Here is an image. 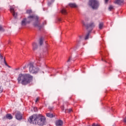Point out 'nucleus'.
Returning <instances> with one entry per match:
<instances>
[{"instance_id":"3","label":"nucleus","mask_w":126,"mask_h":126,"mask_svg":"<svg viewBox=\"0 0 126 126\" xmlns=\"http://www.w3.org/2000/svg\"><path fill=\"white\" fill-rule=\"evenodd\" d=\"M27 20L28 21V23H30V22H32V21H35L33 23V25L34 27H36L39 30L42 28V26L39 22V17L35 15H32L31 16H29Z\"/></svg>"},{"instance_id":"17","label":"nucleus","mask_w":126,"mask_h":126,"mask_svg":"<svg viewBox=\"0 0 126 126\" xmlns=\"http://www.w3.org/2000/svg\"><path fill=\"white\" fill-rule=\"evenodd\" d=\"M104 25V24L103 23H100L99 24V29H102L103 28V26Z\"/></svg>"},{"instance_id":"8","label":"nucleus","mask_w":126,"mask_h":126,"mask_svg":"<svg viewBox=\"0 0 126 126\" xmlns=\"http://www.w3.org/2000/svg\"><path fill=\"white\" fill-rule=\"evenodd\" d=\"M15 117L16 119L19 121L22 120V114H21V113H20L19 111H18L16 113Z\"/></svg>"},{"instance_id":"29","label":"nucleus","mask_w":126,"mask_h":126,"mask_svg":"<svg viewBox=\"0 0 126 126\" xmlns=\"http://www.w3.org/2000/svg\"><path fill=\"white\" fill-rule=\"evenodd\" d=\"M4 63L6 65H8L7 63H6V62H5V57L4 58Z\"/></svg>"},{"instance_id":"16","label":"nucleus","mask_w":126,"mask_h":126,"mask_svg":"<svg viewBox=\"0 0 126 126\" xmlns=\"http://www.w3.org/2000/svg\"><path fill=\"white\" fill-rule=\"evenodd\" d=\"M46 116L48 118H53V117H54V115H53V114H51V113H47Z\"/></svg>"},{"instance_id":"10","label":"nucleus","mask_w":126,"mask_h":126,"mask_svg":"<svg viewBox=\"0 0 126 126\" xmlns=\"http://www.w3.org/2000/svg\"><path fill=\"white\" fill-rule=\"evenodd\" d=\"M63 124V122L61 120H57L56 122V126H61Z\"/></svg>"},{"instance_id":"20","label":"nucleus","mask_w":126,"mask_h":126,"mask_svg":"<svg viewBox=\"0 0 126 126\" xmlns=\"http://www.w3.org/2000/svg\"><path fill=\"white\" fill-rule=\"evenodd\" d=\"M90 34V32H89L87 33V34L86 35V37L85 38V40H88L89 38V35Z\"/></svg>"},{"instance_id":"5","label":"nucleus","mask_w":126,"mask_h":126,"mask_svg":"<svg viewBox=\"0 0 126 126\" xmlns=\"http://www.w3.org/2000/svg\"><path fill=\"white\" fill-rule=\"evenodd\" d=\"M29 71L31 73H38L39 72V68L35 67L33 63H30L29 64Z\"/></svg>"},{"instance_id":"7","label":"nucleus","mask_w":126,"mask_h":126,"mask_svg":"<svg viewBox=\"0 0 126 126\" xmlns=\"http://www.w3.org/2000/svg\"><path fill=\"white\" fill-rule=\"evenodd\" d=\"M10 11H11L12 15L15 18L17 17V13L15 12V8L13 6H10Z\"/></svg>"},{"instance_id":"9","label":"nucleus","mask_w":126,"mask_h":126,"mask_svg":"<svg viewBox=\"0 0 126 126\" xmlns=\"http://www.w3.org/2000/svg\"><path fill=\"white\" fill-rule=\"evenodd\" d=\"M114 3H116V4H119V5L124 4V0H116L114 1Z\"/></svg>"},{"instance_id":"4","label":"nucleus","mask_w":126,"mask_h":126,"mask_svg":"<svg viewBox=\"0 0 126 126\" xmlns=\"http://www.w3.org/2000/svg\"><path fill=\"white\" fill-rule=\"evenodd\" d=\"M89 5L91 6L93 9H96L97 7H99V2L97 0H90Z\"/></svg>"},{"instance_id":"12","label":"nucleus","mask_w":126,"mask_h":126,"mask_svg":"<svg viewBox=\"0 0 126 126\" xmlns=\"http://www.w3.org/2000/svg\"><path fill=\"white\" fill-rule=\"evenodd\" d=\"M6 118L8 120H12V119H13L12 115H11V114H7L6 115Z\"/></svg>"},{"instance_id":"19","label":"nucleus","mask_w":126,"mask_h":126,"mask_svg":"<svg viewBox=\"0 0 126 126\" xmlns=\"http://www.w3.org/2000/svg\"><path fill=\"white\" fill-rule=\"evenodd\" d=\"M55 1V0H48V5H51L52 4V2H54Z\"/></svg>"},{"instance_id":"14","label":"nucleus","mask_w":126,"mask_h":126,"mask_svg":"<svg viewBox=\"0 0 126 126\" xmlns=\"http://www.w3.org/2000/svg\"><path fill=\"white\" fill-rule=\"evenodd\" d=\"M32 49L33 50V51H35V50H36L37 48H38V45H37V43H33L32 44Z\"/></svg>"},{"instance_id":"32","label":"nucleus","mask_w":126,"mask_h":126,"mask_svg":"<svg viewBox=\"0 0 126 126\" xmlns=\"http://www.w3.org/2000/svg\"><path fill=\"white\" fill-rule=\"evenodd\" d=\"M62 110L63 111V110H64V106H62Z\"/></svg>"},{"instance_id":"21","label":"nucleus","mask_w":126,"mask_h":126,"mask_svg":"<svg viewBox=\"0 0 126 126\" xmlns=\"http://www.w3.org/2000/svg\"><path fill=\"white\" fill-rule=\"evenodd\" d=\"M0 32H4V29H3V27H2V26L0 25Z\"/></svg>"},{"instance_id":"33","label":"nucleus","mask_w":126,"mask_h":126,"mask_svg":"<svg viewBox=\"0 0 126 126\" xmlns=\"http://www.w3.org/2000/svg\"><path fill=\"white\" fill-rule=\"evenodd\" d=\"M108 1H109V0H105V3H108Z\"/></svg>"},{"instance_id":"27","label":"nucleus","mask_w":126,"mask_h":126,"mask_svg":"<svg viewBox=\"0 0 126 126\" xmlns=\"http://www.w3.org/2000/svg\"><path fill=\"white\" fill-rule=\"evenodd\" d=\"M92 126H100V125H98V124H96L95 123H94L93 125H92Z\"/></svg>"},{"instance_id":"6","label":"nucleus","mask_w":126,"mask_h":126,"mask_svg":"<svg viewBox=\"0 0 126 126\" xmlns=\"http://www.w3.org/2000/svg\"><path fill=\"white\" fill-rule=\"evenodd\" d=\"M82 24L87 27V29H89V28H90L91 30H92V29L95 27V24L93 22H91L90 24L86 25L84 22H82Z\"/></svg>"},{"instance_id":"2","label":"nucleus","mask_w":126,"mask_h":126,"mask_svg":"<svg viewBox=\"0 0 126 126\" xmlns=\"http://www.w3.org/2000/svg\"><path fill=\"white\" fill-rule=\"evenodd\" d=\"M32 79L33 76L29 74H20L17 78L18 83H21L23 85L30 83Z\"/></svg>"},{"instance_id":"35","label":"nucleus","mask_w":126,"mask_h":126,"mask_svg":"<svg viewBox=\"0 0 126 126\" xmlns=\"http://www.w3.org/2000/svg\"><path fill=\"white\" fill-rule=\"evenodd\" d=\"M102 60L103 61V59H102Z\"/></svg>"},{"instance_id":"28","label":"nucleus","mask_w":126,"mask_h":126,"mask_svg":"<svg viewBox=\"0 0 126 126\" xmlns=\"http://www.w3.org/2000/svg\"><path fill=\"white\" fill-rule=\"evenodd\" d=\"M70 62H71V57H70L69 59L67 61L68 63H69Z\"/></svg>"},{"instance_id":"26","label":"nucleus","mask_w":126,"mask_h":126,"mask_svg":"<svg viewBox=\"0 0 126 126\" xmlns=\"http://www.w3.org/2000/svg\"><path fill=\"white\" fill-rule=\"evenodd\" d=\"M3 91V90L2 89V88H1V86H0V93H1Z\"/></svg>"},{"instance_id":"25","label":"nucleus","mask_w":126,"mask_h":126,"mask_svg":"<svg viewBox=\"0 0 126 126\" xmlns=\"http://www.w3.org/2000/svg\"><path fill=\"white\" fill-rule=\"evenodd\" d=\"M33 111L34 112H38V109L37 107H33Z\"/></svg>"},{"instance_id":"22","label":"nucleus","mask_w":126,"mask_h":126,"mask_svg":"<svg viewBox=\"0 0 126 126\" xmlns=\"http://www.w3.org/2000/svg\"><path fill=\"white\" fill-rule=\"evenodd\" d=\"M109 10L111 11V10H112V9H114V6L112 5H110L108 8Z\"/></svg>"},{"instance_id":"23","label":"nucleus","mask_w":126,"mask_h":126,"mask_svg":"<svg viewBox=\"0 0 126 126\" xmlns=\"http://www.w3.org/2000/svg\"><path fill=\"white\" fill-rule=\"evenodd\" d=\"M71 111H72V109H66L64 112H65V113H70V112H71Z\"/></svg>"},{"instance_id":"11","label":"nucleus","mask_w":126,"mask_h":126,"mask_svg":"<svg viewBox=\"0 0 126 126\" xmlns=\"http://www.w3.org/2000/svg\"><path fill=\"white\" fill-rule=\"evenodd\" d=\"M27 23H29L27 21V19L25 18L22 21V26H25Z\"/></svg>"},{"instance_id":"18","label":"nucleus","mask_w":126,"mask_h":126,"mask_svg":"<svg viewBox=\"0 0 126 126\" xmlns=\"http://www.w3.org/2000/svg\"><path fill=\"white\" fill-rule=\"evenodd\" d=\"M43 39L42 37L39 39V44L40 46H42L43 45Z\"/></svg>"},{"instance_id":"24","label":"nucleus","mask_w":126,"mask_h":126,"mask_svg":"<svg viewBox=\"0 0 126 126\" xmlns=\"http://www.w3.org/2000/svg\"><path fill=\"white\" fill-rule=\"evenodd\" d=\"M27 13H28L29 14H31V13H32V10H27Z\"/></svg>"},{"instance_id":"31","label":"nucleus","mask_w":126,"mask_h":126,"mask_svg":"<svg viewBox=\"0 0 126 126\" xmlns=\"http://www.w3.org/2000/svg\"><path fill=\"white\" fill-rule=\"evenodd\" d=\"M38 101H39V97H37V98L36 99L35 102L37 103V102H38Z\"/></svg>"},{"instance_id":"13","label":"nucleus","mask_w":126,"mask_h":126,"mask_svg":"<svg viewBox=\"0 0 126 126\" xmlns=\"http://www.w3.org/2000/svg\"><path fill=\"white\" fill-rule=\"evenodd\" d=\"M69 6L70 7H77V5L75 3H69Z\"/></svg>"},{"instance_id":"15","label":"nucleus","mask_w":126,"mask_h":126,"mask_svg":"<svg viewBox=\"0 0 126 126\" xmlns=\"http://www.w3.org/2000/svg\"><path fill=\"white\" fill-rule=\"evenodd\" d=\"M61 13H62V14H67V12H66V10H65V9H63L61 10Z\"/></svg>"},{"instance_id":"30","label":"nucleus","mask_w":126,"mask_h":126,"mask_svg":"<svg viewBox=\"0 0 126 126\" xmlns=\"http://www.w3.org/2000/svg\"><path fill=\"white\" fill-rule=\"evenodd\" d=\"M8 45H11V41L10 40H9L8 41Z\"/></svg>"},{"instance_id":"1","label":"nucleus","mask_w":126,"mask_h":126,"mask_svg":"<svg viewBox=\"0 0 126 126\" xmlns=\"http://www.w3.org/2000/svg\"><path fill=\"white\" fill-rule=\"evenodd\" d=\"M30 124L38 125V126H44L46 124V118L41 114H33L29 119Z\"/></svg>"},{"instance_id":"34","label":"nucleus","mask_w":126,"mask_h":126,"mask_svg":"<svg viewBox=\"0 0 126 126\" xmlns=\"http://www.w3.org/2000/svg\"><path fill=\"white\" fill-rule=\"evenodd\" d=\"M82 39V36H79V40H81Z\"/></svg>"}]
</instances>
